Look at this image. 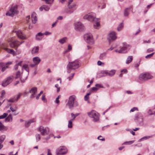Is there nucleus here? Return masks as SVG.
<instances>
[{
	"instance_id": "64",
	"label": "nucleus",
	"mask_w": 155,
	"mask_h": 155,
	"mask_svg": "<svg viewBox=\"0 0 155 155\" xmlns=\"http://www.w3.org/2000/svg\"><path fill=\"white\" fill-rule=\"evenodd\" d=\"M47 155H52L51 152H50V149H48Z\"/></svg>"
},
{
	"instance_id": "33",
	"label": "nucleus",
	"mask_w": 155,
	"mask_h": 155,
	"mask_svg": "<svg viewBox=\"0 0 155 155\" xmlns=\"http://www.w3.org/2000/svg\"><path fill=\"white\" fill-rule=\"evenodd\" d=\"M5 50L8 53H9L11 54H14L15 52L12 49H9L8 48H5Z\"/></svg>"
},
{
	"instance_id": "55",
	"label": "nucleus",
	"mask_w": 155,
	"mask_h": 155,
	"mask_svg": "<svg viewBox=\"0 0 155 155\" xmlns=\"http://www.w3.org/2000/svg\"><path fill=\"white\" fill-rule=\"evenodd\" d=\"M17 109V108L16 107H15L14 108H13V107H10V109L11 110V111L12 112H14Z\"/></svg>"
},
{
	"instance_id": "47",
	"label": "nucleus",
	"mask_w": 155,
	"mask_h": 155,
	"mask_svg": "<svg viewBox=\"0 0 155 155\" xmlns=\"http://www.w3.org/2000/svg\"><path fill=\"white\" fill-rule=\"evenodd\" d=\"M154 54V53L153 52L151 54H149L146 56L145 58L147 59L149 58H150L151 57H152Z\"/></svg>"
},
{
	"instance_id": "20",
	"label": "nucleus",
	"mask_w": 155,
	"mask_h": 155,
	"mask_svg": "<svg viewBox=\"0 0 155 155\" xmlns=\"http://www.w3.org/2000/svg\"><path fill=\"white\" fill-rule=\"evenodd\" d=\"M107 72H106L105 71H101L100 73H99L97 74V77L99 78L105 77L107 76L106 74Z\"/></svg>"
},
{
	"instance_id": "21",
	"label": "nucleus",
	"mask_w": 155,
	"mask_h": 155,
	"mask_svg": "<svg viewBox=\"0 0 155 155\" xmlns=\"http://www.w3.org/2000/svg\"><path fill=\"white\" fill-rule=\"evenodd\" d=\"M43 34L41 32L38 33L35 35V39L37 41H41L43 38Z\"/></svg>"
},
{
	"instance_id": "61",
	"label": "nucleus",
	"mask_w": 155,
	"mask_h": 155,
	"mask_svg": "<svg viewBox=\"0 0 155 155\" xmlns=\"http://www.w3.org/2000/svg\"><path fill=\"white\" fill-rule=\"evenodd\" d=\"M100 137H102L100 135L97 137V139L99 140H101L102 141H104L105 140L104 138H102V139H100Z\"/></svg>"
},
{
	"instance_id": "40",
	"label": "nucleus",
	"mask_w": 155,
	"mask_h": 155,
	"mask_svg": "<svg viewBox=\"0 0 155 155\" xmlns=\"http://www.w3.org/2000/svg\"><path fill=\"white\" fill-rule=\"evenodd\" d=\"M147 113L149 115H153L155 114V111H152L151 109H150L147 112Z\"/></svg>"
},
{
	"instance_id": "50",
	"label": "nucleus",
	"mask_w": 155,
	"mask_h": 155,
	"mask_svg": "<svg viewBox=\"0 0 155 155\" xmlns=\"http://www.w3.org/2000/svg\"><path fill=\"white\" fill-rule=\"evenodd\" d=\"M71 49H72V47L70 45H68V49L65 51V52H68V51L71 50Z\"/></svg>"
},
{
	"instance_id": "51",
	"label": "nucleus",
	"mask_w": 155,
	"mask_h": 155,
	"mask_svg": "<svg viewBox=\"0 0 155 155\" xmlns=\"http://www.w3.org/2000/svg\"><path fill=\"white\" fill-rule=\"evenodd\" d=\"M6 68H5V63H4V64L3 65V67H2V68L1 69V71L2 72H4L6 69Z\"/></svg>"
},
{
	"instance_id": "58",
	"label": "nucleus",
	"mask_w": 155,
	"mask_h": 155,
	"mask_svg": "<svg viewBox=\"0 0 155 155\" xmlns=\"http://www.w3.org/2000/svg\"><path fill=\"white\" fill-rule=\"evenodd\" d=\"M36 93V90L35 91V92L34 94H32L30 96V97L31 98H33L35 97V95Z\"/></svg>"
},
{
	"instance_id": "30",
	"label": "nucleus",
	"mask_w": 155,
	"mask_h": 155,
	"mask_svg": "<svg viewBox=\"0 0 155 155\" xmlns=\"http://www.w3.org/2000/svg\"><path fill=\"white\" fill-rule=\"evenodd\" d=\"M106 53H101L99 56V58L100 60H103L105 59L106 58Z\"/></svg>"
},
{
	"instance_id": "9",
	"label": "nucleus",
	"mask_w": 155,
	"mask_h": 155,
	"mask_svg": "<svg viewBox=\"0 0 155 155\" xmlns=\"http://www.w3.org/2000/svg\"><path fill=\"white\" fill-rule=\"evenodd\" d=\"M152 78V76L148 73L141 74L139 76V78L140 80L144 81L151 79Z\"/></svg>"
},
{
	"instance_id": "28",
	"label": "nucleus",
	"mask_w": 155,
	"mask_h": 155,
	"mask_svg": "<svg viewBox=\"0 0 155 155\" xmlns=\"http://www.w3.org/2000/svg\"><path fill=\"white\" fill-rule=\"evenodd\" d=\"M12 115L11 114H10L5 119V122H11L12 121Z\"/></svg>"
},
{
	"instance_id": "36",
	"label": "nucleus",
	"mask_w": 155,
	"mask_h": 155,
	"mask_svg": "<svg viewBox=\"0 0 155 155\" xmlns=\"http://www.w3.org/2000/svg\"><path fill=\"white\" fill-rule=\"evenodd\" d=\"M45 2V3L51 5L54 2V0H42Z\"/></svg>"
},
{
	"instance_id": "6",
	"label": "nucleus",
	"mask_w": 155,
	"mask_h": 155,
	"mask_svg": "<svg viewBox=\"0 0 155 155\" xmlns=\"http://www.w3.org/2000/svg\"><path fill=\"white\" fill-rule=\"evenodd\" d=\"M17 12V6L16 5L11 7L9 10L6 13L7 16H9L11 17L14 16V15Z\"/></svg>"
},
{
	"instance_id": "29",
	"label": "nucleus",
	"mask_w": 155,
	"mask_h": 155,
	"mask_svg": "<svg viewBox=\"0 0 155 155\" xmlns=\"http://www.w3.org/2000/svg\"><path fill=\"white\" fill-rule=\"evenodd\" d=\"M133 58L132 56H129L127 58L126 63L127 64H129L132 61Z\"/></svg>"
},
{
	"instance_id": "42",
	"label": "nucleus",
	"mask_w": 155,
	"mask_h": 155,
	"mask_svg": "<svg viewBox=\"0 0 155 155\" xmlns=\"http://www.w3.org/2000/svg\"><path fill=\"white\" fill-rule=\"evenodd\" d=\"M68 128H71L72 127V122L71 120H69L68 124Z\"/></svg>"
},
{
	"instance_id": "56",
	"label": "nucleus",
	"mask_w": 155,
	"mask_h": 155,
	"mask_svg": "<svg viewBox=\"0 0 155 155\" xmlns=\"http://www.w3.org/2000/svg\"><path fill=\"white\" fill-rule=\"evenodd\" d=\"M138 110V108L136 107H134L132 109H131L130 110V112H134L135 110Z\"/></svg>"
},
{
	"instance_id": "38",
	"label": "nucleus",
	"mask_w": 155,
	"mask_h": 155,
	"mask_svg": "<svg viewBox=\"0 0 155 155\" xmlns=\"http://www.w3.org/2000/svg\"><path fill=\"white\" fill-rule=\"evenodd\" d=\"M153 135H151V136H145L142 137V139H143V141L147 140L148 139L152 138Z\"/></svg>"
},
{
	"instance_id": "5",
	"label": "nucleus",
	"mask_w": 155,
	"mask_h": 155,
	"mask_svg": "<svg viewBox=\"0 0 155 155\" xmlns=\"http://www.w3.org/2000/svg\"><path fill=\"white\" fill-rule=\"evenodd\" d=\"M24 42V41L20 42L17 40H15L14 41L9 42V45L10 47L15 49L17 51L18 48Z\"/></svg>"
},
{
	"instance_id": "59",
	"label": "nucleus",
	"mask_w": 155,
	"mask_h": 155,
	"mask_svg": "<svg viewBox=\"0 0 155 155\" xmlns=\"http://www.w3.org/2000/svg\"><path fill=\"white\" fill-rule=\"evenodd\" d=\"M97 64L98 65L100 66L102 65V64H103V65H104V64L103 62H102L101 61H98L97 62Z\"/></svg>"
},
{
	"instance_id": "53",
	"label": "nucleus",
	"mask_w": 155,
	"mask_h": 155,
	"mask_svg": "<svg viewBox=\"0 0 155 155\" xmlns=\"http://www.w3.org/2000/svg\"><path fill=\"white\" fill-rule=\"evenodd\" d=\"M43 93V91H41L40 93H39V94H38V95H37L36 96V99L37 100H38L39 97H40V95H41V94H42Z\"/></svg>"
},
{
	"instance_id": "11",
	"label": "nucleus",
	"mask_w": 155,
	"mask_h": 155,
	"mask_svg": "<svg viewBox=\"0 0 155 155\" xmlns=\"http://www.w3.org/2000/svg\"><path fill=\"white\" fill-rule=\"evenodd\" d=\"M68 151V150L65 146L60 147L56 150V153L57 154H64Z\"/></svg>"
},
{
	"instance_id": "1",
	"label": "nucleus",
	"mask_w": 155,
	"mask_h": 155,
	"mask_svg": "<svg viewBox=\"0 0 155 155\" xmlns=\"http://www.w3.org/2000/svg\"><path fill=\"white\" fill-rule=\"evenodd\" d=\"M84 18L90 21H93L95 28L97 29V27H99L100 26V18H96V14L94 13H91L86 15L84 16Z\"/></svg>"
},
{
	"instance_id": "2",
	"label": "nucleus",
	"mask_w": 155,
	"mask_h": 155,
	"mask_svg": "<svg viewBox=\"0 0 155 155\" xmlns=\"http://www.w3.org/2000/svg\"><path fill=\"white\" fill-rule=\"evenodd\" d=\"M81 65V62L78 60H76L72 62H69L67 67V71L68 73L70 72V70H74L78 68Z\"/></svg>"
},
{
	"instance_id": "23",
	"label": "nucleus",
	"mask_w": 155,
	"mask_h": 155,
	"mask_svg": "<svg viewBox=\"0 0 155 155\" xmlns=\"http://www.w3.org/2000/svg\"><path fill=\"white\" fill-rule=\"evenodd\" d=\"M33 62L35 64L38 65L41 61L40 58L38 57H35L33 58Z\"/></svg>"
},
{
	"instance_id": "14",
	"label": "nucleus",
	"mask_w": 155,
	"mask_h": 155,
	"mask_svg": "<svg viewBox=\"0 0 155 155\" xmlns=\"http://www.w3.org/2000/svg\"><path fill=\"white\" fill-rule=\"evenodd\" d=\"M22 93H19L17 97L15 95L10 98L9 99H7V101L9 102L16 103L20 98Z\"/></svg>"
},
{
	"instance_id": "13",
	"label": "nucleus",
	"mask_w": 155,
	"mask_h": 155,
	"mask_svg": "<svg viewBox=\"0 0 155 155\" xmlns=\"http://www.w3.org/2000/svg\"><path fill=\"white\" fill-rule=\"evenodd\" d=\"M39 130L42 135L45 136L48 135L49 133V129L48 127L44 128L43 126H40Z\"/></svg>"
},
{
	"instance_id": "39",
	"label": "nucleus",
	"mask_w": 155,
	"mask_h": 155,
	"mask_svg": "<svg viewBox=\"0 0 155 155\" xmlns=\"http://www.w3.org/2000/svg\"><path fill=\"white\" fill-rule=\"evenodd\" d=\"M36 90V93L37 92V88L36 87H32L31 88V90H30L29 92L30 93H31L32 94H34V92H35V90Z\"/></svg>"
},
{
	"instance_id": "15",
	"label": "nucleus",
	"mask_w": 155,
	"mask_h": 155,
	"mask_svg": "<svg viewBox=\"0 0 155 155\" xmlns=\"http://www.w3.org/2000/svg\"><path fill=\"white\" fill-rule=\"evenodd\" d=\"M74 28L76 31H82L84 30V27L81 22H78L75 24Z\"/></svg>"
},
{
	"instance_id": "37",
	"label": "nucleus",
	"mask_w": 155,
	"mask_h": 155,
	"mask_svg": "<svg viewBox=\"0 0 155 155\" xmlns=\"http://www.w3.org/2000/svg\"><path fill=\"white\" fill-rule=\"evenodd\" d=\"M134 142V140L128 141H126L123 144L125 145H130L133 143Z\"/></svg>"
},
{
	"instance_id": "3",
	"label": "nucleus",
	"mask_w": 155,
	"mask_h": 155,
	"mask_svg": "<svg viewBox=\"0 0 155 155\" xmlns=\"http://www.w3.org/2000/svg\"><path fill=\"white\" fill-rule=\"evenodd\" d=\"M75 98L74 95H72L69 97L68 104L70 109H72L73 107H76L78 105V102L75 101Z\"/></svg>"
},
{
	"instance_id": "54",
	"label": "nucleus",
	"mask_w": 155,
	"mask_h": 155,
	"mask_svg": "<svg viewBox=\"0 0 155 155\" xmlns=\"http://www.w3.org/2000/svg\"><path fill=\"white\" fill-rule=\"evenodd\" d=\"M43 35H51V32L48 31H46L45 33H43Z\"/></svg>"
},
{
	"instance_id": "52",
	"label": "nucleus",
	"mask_w": 155,
	"mask_h": 155,
	"mask_svg": "<svg viewBox=\"0 0 155 155\" xmlns=\"http://www.w3.org/2000/svg\"><path fill=\"white\" fill-rule=\"evenodd\" d=\"M95 86L97 87L98 89L99 88H104V87L103 85L100 84H96Z\"/></svg>"
},
{
	"instance_id": "63",
	"label": "nucleus",
	"mask_w": 155,
	"mask_h": 155,
	"mask_svg": "<svg viewBox=\"0 0 155 155\" xmlns=\"http://www.w3.org/2000/svg\"><path fill=\"white\" fill-rule=\"evenodd\" d=\"M30 18V16L29 15L26 18V21L28 23L29 22V20Z\"/></svg>"
},
{
	"instance_id": "25",
	"label": "nucleus",
	"mask_w": 155,
	"mask_h": 155,
	"mask_svg": "<svg viewBox=\"0 0 155 155\" xmlns=\"http://www.w3.org/2000/svg\"><path fill=\"white\" fill-rule=\"evenodd\" d=\"M39 48L38 46L34 47L33 48L31 51V54H34L37 53L39 50Z\"/></svg>"
},
{
	"instance_id": "35",
	"label": "nucleus",
	"mask_w": 155,
	"mask_h": 155,
	"mask_svg": "<svg viewBox=\"0 0 155 155\" xmlns=\"http://www.w3.org/2000/svg\"><path fill=\"white\" fill-rule=\"evenodd\" d=\"M67 39L66 37H64L60 39L59 41V42L61 44H63L66 42V40Z\"/></svg>"
},
{
	"instance_id": "17",
	"label": "nucleus",
	"mask_w": 155,
	"mask_h": 155,
	"mask_svg": "<svg viewBox=\"0 0 155 155\" xmlns=\"http://www.w3.org/2000/svg\"><path fill=\"white\" fill-rule=\"evenodd\" d=\"M15 33L16 34L18 37L21 39H26V38L24 34L21 31H15Z\"/></svg>"
},
{
	"instance_id": "7",
	"label": "nucleus",
	"mask_w": 155,
	"mask_h": 155,
	"mask_svg": "<svg viewBox=\"0 0 155 155\" xmlns=\"http://www.w3.org/2000/svg\"><path fill=\"white\" fill-rule=\"evenodd\" d=\"M142 114L138 112L136 114L134 118L135 121L139 124H142L143 121V118Z\"/></svg>"
},
{
	"instance_id": "43",
	"label": "nucleus",
	"mask_w": 155,
	"mask_h": 155,
	"mask_svg": "<svg viewBox=\"0 0 155 155\" xmlns=\"http://www.w3.org/2000/svg\"><path fill=\"white\" fill-rule=\"evenodd\" d=\"M36 140L37 142H38L40 140L41 138L40 135L39 134H37L35 135Z\"/></svg>"
},
{
	"instance_id": "16",
	"label": "nucleus",
	"mask_w": 155,
	"mask_h": 155,
	"mask_svg": "<svg viewBox=\"0 0 155 155\" xmlns=\"http://www.w3.org/2000/svg\"><path fill=\"white\" fill-rule=\"evenodd\" d=\"M116 33L114 31L110 32L108 35V39L110 42L115 40L117 38Z\"/></svg>"
},
{
	"instance_id": "48",
	"label": "nucleus",
	"mask_w": 155,
	"mask_h": 155,
	"mask_svg": "<svg viewBox=\"0 0 155 155\" xmlns=\"http://www.w3.org/2000/svg\"><path fill=\"white\" fill-rule=\"evenodd\" d=\"M80 114V113H76L75 114H74L73 113H71V116L72 117H74V118H76V117L78 116Z\"/></svg>"
},
{
	"instance_id": "57",
	"label": "nucleus",
	"mask_w": 155,
	"mask_h": 155,
	"mask_svg": "<svg viewBox=\"0 0 155 155\" xmlns=\"http://www.w3.org/2000/svg\"><path fill=\"white\" fill-rule=\"evenodd\" d=\"M98 89V88L96 87H93L91 89V90L92 92L93 91H97Z\"/></svg>"
},
{
	"instance_id": "19",
	"label": "nucleus",
	"mask_w": 155,
	"mask_h": 155,
	"mask_svg": "<svg viewBox=\"0 0 155 155\" xmlns=\"http://www.w3.org/2000/svg\"><path fill=\"white\" fill-rule=\"evenodd\" d=\"M105 71L107 72V76L108 75L110 77L113 76L116 72V70H112L110 71L106 70Z\"/></svg>"
},
{
	"instance_id": "49",
	"label": "nucleus",
	"mask_w": 155,
	"mask_h": 155,
	"mask_svg": "<svg viewBox=\"0 0 155 155\" xmlns=\"http://www.w3.org/2000/svg\"><path fill=\"white\" fill-rule=\"evenodd\" d=\"M41 100L44 103H45L47 101L45 97V95L44 94H43L42 96Z\"/></svg>"
},
{
	"instance_id": "60",
	"label": "nucleus",
	"mask_w": 155,
	"mask_h": 155,
	"mask_svg": "<svg viewBox=\"0 0 155 155\" xmlns=\"http://www.w3.org/2000/svg\"><path fill=\"white\" fill-rule=\"evenodd\" d=\"M27 77L25 79H22V78H20V81L21 83H24L25 82V80L27 79Z\"/></svg>"
},
{
	"instance_id": "46",
	"label": "nucleus",
	"mask_w": 155,
	"mask_h": 155,
	"mask_svg": "<svg viewBox=\"0 0 155 155\" xmlns=\"http://www.w3.org/2000/svg\"><path fill=\"white\" fill-rule=\"evenodd\" d=\"M15 79H17L20 76V72L19 71H18L16 74Z\"/></svg>"
},
{
	"instance_id": "24",
	"label": "nucleus",
	"mask_w": 155,
	"mask_h": 155,
	"mask_svg": "<svg viewBox=\"0 0 155 155\" xmlns=\"http://www.w3.org/2000/svg\"><path fill=\"white\" fill-rule=\"evenodd\" d=\"M5 137V136L4 135H2L0 136V150L3 147V145L2 144V143L4 141Z\"/></svg>"
},
{
	"instance_id": "31",
	"label": "nucleus",
	"mask_w": 155,
	"mask_h": 155,
	"mask_svg": "<svg viewBox=\"0 0 155 155\" xmlns=\"http://www.w3.org/2000/svg\"><path fill=\"white\" fill-rule=\"evenodd\" d=\"M124 24L123 22L121 23L118 26L117 30L118 31H120L123 28Z\"/></svg>"
},
{
	"instance_id": "45",
	"label": "nucleus",
	"mask_w": 155,
	"mask_h": 155,
	"mask_svg": "<svg viewBox=\"0 0 155 155\" xmlns=\"http://www.w3.org/2000/svg\"><path fill=\"white\" fill-rule=\"evenodd\" d=\"M76 5L75 3H74L72 5H68V8L73 9V8L74 7H75Z\"/></svg>"
},
{
	"instance_id": "32",
	"label": "nucleus",
	"mask_w": 155,
	"mask_h": 155,
	"mask_svg": "<svg viewBox=\"0 0 155 155\" xmlns=\"http://www.w3.org/2000/svg\"><path fill=\"white\" fill-rule=\"evenodd\" d=\"M34 122V121L33 120H29V121H26L25 125L26 127H28L29 126V125H30V124Z\"/></svg>"
},
{
	"instance_id": "27",
	"label": "nucleus",
	"mask_w": 155,
	"mask_h": 155,
	"mask_svg": "<svg viewBox=\"0 0 155 155\" xmlns=\"http://www.w3.org/2000/svg\"><path fill=\"white\" fill-rule=\"evenodd\" d=\"M74 10L73 9L67 8L64 10V12L68 14H71L73 12Z\"/></svg>"
},
{
	"instance_id": "62",
	"label": "nucleus",
	"mask_w": 155,
	"mask_h": 155,
	"mask_svg": "<svg viewBox=\"0 0 155 155\" xmlns=\"http://www.w3.org/2000/svg\"><path fill=\"white\" fill-rule=\"evenodd\" d=\"M154 51L153 49L152 48H150L147 50V53H149L151 51Z\"/></svg>"
},
{
	"instance_id": "10",
	"label": "nucleus",
	"mask_w": 155,
	"mask_h": 155,
	"mask_svg": "<svg viewBox=\"0 0 155 155\" xmlns=\"http://www.w3.org/2000/svg\"><path fill=\"white\" fill-rule=\"evenodd\" d=\"M84 39L87 43L90 44H93L94 43V41L92 35L91 33L87 34L84 36Z\"/></svg>"
},
{
	"instance_id": "18",
	"label": "nucleus",
	"mask_w": 155,
	"mask_h": 155,
	"mask_svg": "<svg viewBox=\"0 0 155 155\" xmlns=\"http://www.w3.org/2000/svg\"><path fill=\"white\" fill-rule=\"evenodd\" d=\"M50 5H44L39 8V10L42 11L44 9L46 11H48L50 9Z\"/></svg>"
},
{
	"instance_id": "41",
	"label": "nucleus",
	"mask_w": 155,
	"mask_h": 155,
	"mask_svg": "<svg viewBox=\"0 0 155 155\" xmlns=\"http://www.w3.org/2000/svg\"><path fill=\"white\" fill-rule=\"evenodd\" d=\"M23 67L28 72V74L29 72V69L28 67V65L26 64L24 65L23 66Z\"/></svg>"
},
{
	"instance_id": "26",
	"label": "nucleus",
	"mask_w": 155,
	"mask_h": 155,
	"mask_svg": "<svg viewBox=\"0 0 155 155\" xmlns=\"http://www.w3.org/2000/svg\"><path fill=\"white\" fill-rule=\"evenodd\" d=\"M131 9L130 7L126 8L124 10V15L125 17L128 16L129 15V12Z\"/></svg>"
},
{
	"instance_id": "22",
	"label": "nucleus",
	"mask_w": 155,
	"mask_h": 155,
	"mask_svg": "<svg viewBox=\"0 0 155 155\" xmlns=\"http://www.w3.org/2000/svg\"><path fill=\"white\" fill-rule=\"evenodd\" d=\"M32 22L35 24L37 20V18L36 16V14L35 12H33L31 15Z\"/></svg>"
},
{
	"instance_id": "4",
	"label": "nucleus",
	"mask_w": 155,
	"mask_h": 155,
	"mask_svg": "<svg viewBox=\"0 0 155 155\" xmlns=\"http://www.w3.org/2000/svg\"><path fill=\"white\" fill-rule=\"evenodd\" d=\"M88 116L92 119V120L94 122L98 121L99 119V114L97 112L94 110H92L91 111L87 113Z\"/></svg>"
},
{
	"instance_id": "12",
	"label": "nucleus",
	"mask_w": 155,
	"mask_h": 155,
	"mask_svg": "<svg viewBox=\"0 0 155 155\" xmlns=\"http://www.w3.org/2000/svg\"><path fill=\"white\" fill-rule=\"evenodd\" d=\"M130 45L126 43H124L122 44V46L120 47V48L121 51L122 53H124L126 52L130 48Z\"/></svg>"
},
{
	"instance_id": "44",
	"label": "nucleus",
	"mask_w": 155,
	"mask_h": 155,
	"mask_svg": "<svg viewBox=\"0 0 155 155\" xmlns=\"http://www.w3.org/2000/svg\"><path fill=\"white\" fill-rule=\"evenodd\" d=\"M8 115L7 114L4 113L2 115L0 116V119L5 118Z\"/></svg>"
},
{
	"instance_id": "34",
	"label": "nucleus",
	"mask_w": 155,
	"mask_h": 155,
	"mask_svg": "<svg viewBox=\"0 0 155 155\" xmlns=\"http://www.w3.org/2000/svg\"><path fill=\"white\" fill-rule=\"evenodd\" d=\"M7 127L4 126L3 125H0V131H5L7 130Z\"/></svg>"
},
{
	"instance_id": "8",
	"label": "nucleus",
	"mask_w": 155,
	"mask_h": 155,
	"mask_svg": "<svg viewBox=\"0 0 155 155\" xmlns=\"http://www.w3.org/2000/svg\"><path fill=\"white\" fill-rule=\"evenodd\" d=\"M14 77L10 76L5 78L2 82V85L3 87H5L11 83L13 81Z\"/></svg>"
}]
</instances>
